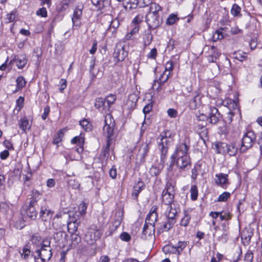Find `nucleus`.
Masks as SVG:
<instances>
[{"label":"nucleus","mask_w":262,"mask_h":262,"mask_svg":"<svg viewBox=\"0 0 262 262\" xmlns=\"http://www.w3.org/2000/svg\"><path fill=\"white\" fill-rule=\"evenodd\" d=\"M224 37L223 33L220 30H216L212 35V39L214 41L221 39Z\"/></svg>","instance_id":"8fccbe9b"},{"label":"nucleus","mask_w":262,"mask_h":262,"mask_svg":"<svg viewBox=\"0 0 262 262\" xmlns=\"http://www.w3.org/2000/svg\"><path fill=\"white\" fill-rule=\"evenodd\" d=\"M234 54L235 55V58L241 61L243 60L247 57L246 53L239 51L235 52Z\"/></svg>","instance_id":"5fc2aeb1"},{"label":"nucleus","mask_w":262,"mask_h":262,"mask_svg":"<svg viewBox=\"0 0 262 262\" xmlns=\"http://www.w3.org/2000/svg\"><path fill=\"white\" fill-rule=\"evenodd\" d=\"M174 186L170 182H167L162 194V203L163 204L167 206H174V204H172L174 199Z\"/></svg>","instance_id":"20e7f679"},{"label":"nucleus","mask_w":262,"mask_h":262,"mask_svg":"<svg viewBox=\"0 0 262 262\" xmlns=\"http://www.w3.org/2000/svg\"><path fill=\"white\" fill-rule=\"evenodd\" d=\"M201 96L199 94L195 95L189 102V107L191 110H195L201 105Z\"/></svg>","instance_id":"b1692460"},{"label":"nucleus","mask_w":262,"mask_h":262,"mask_svg":"<svg viewBox=\"0 0 262 262\" xmlns=\"http://www.w3.org/2000/svg\"><path fill=\"white\" fill-rule=\"evenodd\" d=\"M200 166H195L191 170V178L193 180H195L198 176V172L199 170H200Z\"/></svg>","instance_id":"69168bd1"},{"label":"nucleus","mask_w":262,"mask_h":262,"mask_svg":"<svg viewBox=\"0 0 262 262\" xmlns=\"http://www.w3.org/2000/svg\"><path fill=\"white\" fill-rule=\"evenodd\" d=\"M149 143L145 142L141 145L137 156L140 158L141 161H143L147 156L149 150Z\"/></svg>","instance_id":"412c9836"},{"label":"nucleus","mask_w":262,"mask_h":262,"mask_svg":"<svg viewBox=\"0 0 262 262\" xmlns=\"http://www.w3.org/2000/svg\"><path fill=\"white\" fill-rule=\"evenodd\" d=\"M27 61L28 59L26 55L22 54L15 56L14 58L11 61V62L15 64L18 69H21L26 66Z\"/></svg>","instance_id":"a211bd4d"},{"label":"nucleus","mask_w":262,"mask_h":262,"mask_svg":"<svg viewBox=\"0 0 262 262\" xmlns=\"http://www.w3.org/2000/svg\"><path fill=\"white\" fill-rule=\"evenodd\" d=\"M104 123V125L115 126V121L110 114H107L105 116Z\"/></svg>","instance_id":"72a5a7b5"},{"label":"nucleus","mask_w":262,"mask_h":262,"mask_svg":"<svg viewBox=\"0 0 262 262\" xmlns=\"http://www.w3.org/2000/svg\"><path fill=\"white\" fill-rule=\"evenodd\" d=\"M198 134L200 138L205 142V138H207L208 136V129L207 128H204V129H201L199 130Z\"/></svg>","instance_id":"6e6d98bb"},{"label":"nucleus","mask_w":262,"mask_h":262,"mask_svg":"<svg viewBox=\"0 0 262 262\" xmlns=\"http://www.w3.org/2000/svg\"><path fill=\"white\" fill-rule=\"evenodd\" d=\"M36 253V255L34 256L35 262H47L52 256V248L49 247L48 249L42 248L37 250Z\"/></svg>","instance_id":"0eeeda50"},{"label":"nucleus","mask_w":262,"mask_h":262,"mask_svg":"<svg viewBox=\"0 0 262 262\" xmlns=\"http://www.w3.org/2000/svg\"><path fill=\"white\" fill-rule=\"evenodd\" d=\"M114 126L104 125L103 128V135L107 138V144L104 150V155L108 153L110 150V146L111 145V142L112 140V137L114 134Z\"/></svg>","instance_id":"9d476101"},{"label":"nucleus","mask_w":262,"mask_h":262,"mask_svg":"<svg viewBox=\"0 0 262 262\" xmlns=\"http://www.w3.org/2000/svg\"><path fill=\"white\" fill-rule=\"evenodd\" d=\"M142 16H140V15L136 16L132 20V26L140 27L139 24L142 21Z\"/></svg>","instance_id":"864d4df0"},{"label":"nucleus","mask_w":262,"mask_h":262,"mask_svg":"<svg viewBox=\"0 0 262 262\" xmlns=\"http://www.w3.org/2000/svg\"><path fill=\"white\" fill-rule=\"evenodd\" d=\"M68 185L73 189H77L80 187V183L75 179H71L68 181Z\"/></svg>","instance_id":"c03bdc74"},{"label":"nucleus","mask_w":262,"mask_h":262,"mask_svg":"<svg viewBox=\"0 0 262 262\" xmlns=\"http://www.w3.org/2000/svg\"><path fill=\"white\" fill-rule=\"evenodd\" d=\"M157 56V50L154 48L151 50L149 53L147 55V57L149 59H155Z\"/></svg>","instance_id":"4d7b16f0"},{"label":"nucleus","mask_w":262,"mask_h":262,"mask_svg":"<svg viewBox=\"0 0 262 262\" xmlns=\"http://www.w3.org/2000/svg\"><path fill=\"white\" fill-rule=\"evenodd\" d=\"M189 146L186 143H181L177 145L174 152L171 155V159L173 160L177 157L188 156Z\"/></svg>","instance_id":"1a4fd4ad"},{"label":"nucleus","mask_w":262,"mask_h":262,"mask_svg":"<svg viewBox=\"0 0 262 262\" xmlns=\"http://www.w3.org/2000/svg\"><path fill=\"white\" fill-rule=\"evenodd\" d=\"M210 49L212 51V55L215 57V59H216L221 55L220 53L218 52L214 46H212Z\"/></svg>","instance_id":"774afa93"},{"label":"nucleus","mask_w":262,"mask_h":262,"mask_svg":"<svg viewBox=\"0 0 262 262\" xmlns=\"http://www.w3.org/2000/svg\"><path fill=\"white\" fill-rule=\"evenodd\" d=\"M217 152L222 154H228L230 156H235L238 151V146L235 143L227 144L225 143L220 142L215 145Z\"/></svg>","instance_id":"7ed1b4c3"},{"label":"nucleus","mask_w":262,"mask_h":262,"mask_svg":"<svg viewBox=\"0 0 262 262\" xmlns=\"http://www.w3.org/2000/svg\"><path fill=\"white\" fill-rule=\"evenodd\" d=\"M19 126L24 133L26 132L27 129L30 128L31 125L29 124V120L26 117H24L20 119Z\"/></svg>","instance_id":"c85d7f7f"},{"label":"nucleus","mask_w":262,"mask_h":262,"mask_svg":"<svg viewBox=\"0 0 262 262\" xmlns=\"http://www.w3.org/2000/svg\"><path fill=\"white\" fill-rule=\"evenodd\" d=\"M31 251L29 249L26 248H24L23 249L22 253H21V257L25 259H27L30 256Z\"/></svg>","instance_id":"0e129e2a"},{"label":"nucleus","mask_w":262,"mask_h":262,"mask_svg":"<svg viewBox=\"0 0 262 262\" xmlns=\"http://www.w3.org/2000/svg\"><path fill=\"white\" fill-rule=\"evenodd\" d=\"M27 215L31 220H35L37 215L35 206L28 205L25 209Z\"/></svg>","instance_id":"cd10ccee"},{"label":"nucleus","mask_w":262,"mask_h":262,"mask_svg":"<svg viewBox=\"0 0 262 262\" xmlns=\"http://www.w3.org/2000/svg\"><path fill=\"white\" fill-rule=\"evenodd\" d=\"M214 179L215 183L221 186L224 189H226L228 184V175L222 173L215 174Z\"/></svg>","instance_id":"dca6fc26"},{"label":"nucleus","mask_w":262,"mask_h":262,"mask_svg":"<svg viewBox=\"0 0 262 262\" xmlns=\"http://www.w3.org/2000/svg\"><path fill=\"white\" fill-rule=\"evenodd\" d=\"M86 209V204L83 202H81L78 206L77 212L75 213L73 212H69V216L70 219V222L75 223L79 216L83 217L85 214Z\"/></svg>","instance_id":"6e6552de"},{"label":"nucleus","mask_w":262,"mask_h":262,"mask_svg":"<svg viewBox=\"0 0 262 262\" xmlns=\"http://www.w3.org/2000/svg\"><path fill=\"white\" fill-rule=\"evenodd\" d=\"M208 117L209 123L216 124L221 119L222 116L220 113L217 108L210 106L209 107V113Z\"/></svg>","instance_id":"9b49d317"},{"label":"nucleus","mask_w":262,"mask_h":262,"mask_svg":"<svg viewBox=\"0 0 262 262\" xmlns=\"http://www.w3.org/2000/svg\"><path fill=\"white\" fill-rule=\"evenodd\" d=\"M127 52L125 51L123 46L118 45L114 49L113 56L117 61H121L127 56Z\"/></svg>","instance_id":"4468645a"},{"label":"nucleus","mask_w":262,"mask_h":262,"mask_svg":"<svg viewBox=\"0 0 262 262\" xmlns=\"http://www.w3.org/2000/svg\"><path fill=\"white\" fill-rule=\"evenodd\" d=\"M63 136V133L62 131L61 130H58L53 138V143L54 144H58L62 141Z\"/></svg>","instance_id":"4c0bfd02"},{"label":"nucleus","mask_w":262,"mask_h":262,"mask_svg":"<svg viewBox=\"0 0 262 262\" xmlns=\"http://www.w3.org/2000/svg\"><path fill=\"white\" fill-rule=\"evenodd\" d=\"M155 227L144 224L141 238L143 240L147 239L148 237H151L155 234Z\"/></svg>","instance_id":"6ab92c4d"},{"label":"nucleus","mask_w":262,"mask_h":262,"mask_svg":"<svg viewBox=\"0 0 262 262\" xmlns=\"http://www.w3.org/2000/svg\"><path fill=\"white\" fill-rule=\"evenodd\" d=\"M173 66L174 63L172 61H167L165 64V71L163 72L169 73V75H171L173 69Z\"/></svg>","instance_id":"79ce46f5"},{"label":"nucleus","mask_w":262,"mask_h":262,"mask_svg":"<svg viewBox=\"0 0 262 262\" xmlns=\"http://www.w3.org/2000/svg\"><path fill=\"white\" fill-rule=\"evenodd\" d=\"M31 196L35 199L39 200L41 198V193L36 189H33L31 191Z\"/></svg>","instance_id":"052dcab7"},{"label":"nucleus","mask_w":262,"mask_h":262,"mask_svg":"<svg viewBox=\"0 0 262 262\" xmlns=\"http://www.w3.org/2000/svg\"><path fill=\"white\" fill-rule=\"evenodd\" d=\"M54 212L48 208V206H42L40 208L39 216L43 221H46L52 217Z\"/></svg>","instance_id":"aec40b11"},{"label":"nucleus","mask_w":262,"mask_h":262,"mask_svg":"<svg viewBox=\"0 0 262 262\" xmlns=\"http://www.w3.org/2000/svg\"><path fill=\"white\" fill-rule=\"evenodd\" d=\"M16 17V12L15 11H12L11 13L7 14L6 15V23H10L11 22H12L15 18Z\"/></svg>","instance_id":"3c124183"},{"label":"nucleus","mask_w":262,"mask_h":262,"mask_svg":"<svg viewBox=\"0 0 262 262\" xmlns=\"http://www.w3.org/2000/svg\"><path fill=\"white\" fill-rule=\"evenodd\" d=\"M84 143V136L80 134L79 136H77L73 138L71 140V143L76 144L78 146H83Z\"/></svg>","instance_id":"2f4dec72"},{"label":"nucleus","mask_w":262,"mask_h":262,"mask_svg":"<svg viewBox=\"0 0 262 262\" xmlns=\"http://www.w3.org/2000/svg\"><path fill=\"white\" fill-rule=\"evenodd\" d=\"M116 99V96L113 94L108 95L105 99L107 105L109 106V109L111 106L114 103Z\"/></svg>","instance_id":"37998d69"},{"label":"nucleus","mask_w":262,"mask_h":262,"mask_svg":"<svg viewBox=\"0 0 262 262\" xmlns=\"http://www.w3.org/2000/svg\"><path fill=\"white\" fill-rule=\"evenodd\" d=\"M231 194L228 192H224L220 194L217 199L219 202H225L230 198Z\"/></svg>","instance_id":"de8ad7c7"},{"label":"nucleus","mask_w":262,"mask_h":262,"mask_svg":"<svg viewBox=\"0 0 262 262\" xmlns=\"http://www.w3.org/2000/svg\"><path fill=\"white\" fill-rule=\"evenodd\" d=\"M145 188V184L142 181H138L133 187L132 196L135 200H137L139 194Z\"/></svg>","instance_id":"5701e85b"},{"label":"nucleus","mask_w":262,"mask_h":262,"mask_svg":"<svg viewBox=\"0 0 262 262\" xmlns=\"http://www.w3.org/2000/svg\"><path fill=\"white\" fill-rule=\"evenodd\" d=\"M179 19V18L177 16V15L174 14H171L168 17L166 20V24L168 25H172L174 24L176 21H178Z\"/></svg>","instance_id":"ea45409f"},{"label":"nucleus","mask_w":262,"mask_h":262,"mask_svg":"<svg viewBox=\"0 0 262 262\" xmlns=\"http://www.w3.org/2000/svg\"><path fill=\"white\" fill-rule=\"evenodd\" d=\"M187 244L185 242H179L175 246H173L174 249L178 252L179 254L186 247Z\"/></svg>","instance_id":"e433bc0d"},{"label":"nucleus","mask_w":262,"mask_h":262,"mask_svg":"<svg viewBox=\"0 0 262 262\" xmlns=\"http://www.w3.org/2000/svg\"><path fill=\"white\" fill-rule=\"evenodd\" d=\"M95 106L102 113H106L110 110L109 106L107 105L104 99L103 98H99L96 99Z\"/></svg>","instance_id":"f3484780"},{"label":"nucleus","mask_w":262,"mask_h":262,"mask_svg":"<svg viewBox=\"0 0 262 262\" xmlns=\"http://www.w3.org/2000/svg\"><path fill=\"white\" fill-rule=\"evenodd\" d=\"M81 127L85 131H90L92 129V126L87 119H83L79 122Z\"/></svg>","instance_id":"c9c22d12"},{"label":"nucleus","mask_w":262,"mask_h":262,"mask_svg":"<svg viewBox=\"0 0 262 262\" xmlns=\"http://www.w3.org/2000/svg\"><path fill=\"white\" fill-rule=\"evenodd\" d=\"M253 259V254L250 250H248L245 255V262H252Z\"/></svg>","instance_id":"603ef678"},{"label":"nucleus","mask_w":262,"mask_h":262,"mask_svg":"<svg viewBox=\"0 0 262 262\" xmlns=\"http://www.w3.org/2000/svg\"><path fill=\"white\" fill-rule=\"evenodd\" d=\"M120 239L124 242H128L130 239V235L127 232H123L120 235Z\"/></svg>","instance_id":"338daca9"},{"label":"nucleus","mask_w":262,"mask_h":262,"mask_svg":"<svg viewBox=\"0 0 262 262\" xmlns=\"http://www.w3.org/2000/svg\"><path fill=\"white\" fill-rule=\"evenodd\" d=\"M133 27L132 30L128 33H127L125 36V39L127 40L133 39L134 38V35L138 33L140 29V27Z\"/></svg>","instance_id":"7c9ffc66"},{"label":"nucleus","mask_w":262,"mask_h":262,"mask_svg":"<svg viewBox=\"0 0 262 262\" xmlns=\"http://www.w3.org/2000/svg\"><path fill=\"white\" fill-rule=\"evenodd\" d=\"M146 21L149 28L155 29L160 25L159 14L148 13L146 16Z\"/></svg>","instance_id":"f8f14e48"},{"label":"nucleus","mask_w":262,"mask_h":262,"mask_svg":"<svg viewBox=\"0 0 262 262\" xmlns=\"http://www.w3.org/2000/svg\"><path fill=\"white\" fill-rule=\"evenodd\" d=\"M221 91V89L218 86L212 85L208 88V94L211 98L215 99L220 96Z\"/></svg>","instance_id":"a878e982"},{"label":"nucleus","mask_w":262,"mask_h":262,"mask_svg":"<svg viewBox=\"0 0 262 262\" xmlns=\"http://www.w3.org/2000/svg\"><path fill=\"white\" fill-rule=\"evenodd\" d=\"M157 207H152L147 215L145 224L155 227V223L157 221L158 214L157 213Z\"/></svg>","instance_id":"2eb2a0df"},{"label":"nucleus","mask_w":262,"mask_h":262,"mask_svg":"<svg viewBox=\"0 0 262 262\" xmlns=\"http://www.w3.org/2000/svg\"><path fill=\"white\" fill-rule=\"evenodd\" d=\"M158 149L161 152V163L164 164L166 160L169 146L173 141V135L171 131H163L157 138Z\"/></svg>","instance_id":"f257e3e1"},{"label":"nucleus","mask_w":262,"mask_h":262,"mask_svg":"<svg viewBox=\"0 0 262 262\" xmlns=\"http://www.w3.org/2000/svg\"><path fill=\"white\" fill-rule=\"evenodd\" d=\"M178 213L177 209L174 206H167L164 215L166 222L163 223L158 230V233L161 234L165 231L170 230L176 223V216Z\"/></svg>","instance_id":"f03ea898"},{"label":"nucleus","mask_w":262,"mask_h":262,"mask_svg":"<svg viewBox=\"0 0 262 262\" xmlns=\"http://www.w3.org/2000/svg\"><path fill=\"white\" fill-rule=\"evenodd\" d=\"M102 235V232L96 226L92 225L88 229L85 235V240L90 244H93L99 239Z\"/></svg>","instance_id":"423d86ee"},{"label":"nucleus","mask_w":262,"mask_h":262,"mask_svg":"<svg viewBox=\"0 0 262 262\" xmlns=\"http://www.w3.org/2000/svg\"><path fill=\"white\" fill-rule=\"evenodd\" d=\"M93 5L96 6L98 9H101L104 7V3L109 4V2L106 1L101 0H91Z\"/></svg>","instance_id":"a19ab883"},{"label":"nucleus","mask_w":262,"mask_h":262,"mask_svg":"<svg viewBox=\"0 0 262 262\" xmlns=\"http://www.w3.org/2000/svg\"><path fill=\"white\" fill-rule=\"evenodd\" d=\"M190 219V215H189V214L187 213L186 211H184V216L181 220L180 224L182 226H183L185 227L187 226L189 224Z\"/></svg>","instance_id":"49530a36"},{"label":"nucleus","mask_w":262,"mask_h":262,"mask_svg":"<svg viewBox=\"0 0 262 262\" xmlns=\"http://www.w3.org/2000/svg\"><path fill=\"white\" fill-rule=\"evenodd\" d=\"M120 23L118 19L115 18L112 20L111 22L109 29H111V28H113L114 30H115L117 28H118L119 26Z\"/></svg>","instance_id":"680f3d73"},{"label":"nucleus","mask_w":262,"mask_h":262,"mask_svg":"<svg viewBox=\"0 0 262 262\" xmlns=\"http://www.w3.org/2000/svg\"><path fill=\"white\" fill-rule=\"evenodd\" d=\"M16 89L13 91L14 93L21 90L26 84V81L23 76L18 77L16 79Z\"/></svg>","instance_id":"c756f323"},{"label":"nucleus","mask_w":262,"mask_h":262,"mask_svg":"<svg viewBox=\"0 0 262 262\" xmlns=\"http://www.w3.org/2000/svg\"><path fill=\"white\" fill-rule=\"evenodd\" d=\"M50 244H51V239L50 238H47L44 239L41 244V248H44L46 249H48V247L49 248H51Z\"/></svg>","instance_id":"bf43d9fd"},{"label":"nucleus","mask_w":262,"mask_h":262,"mask_svg":"<svg viewBox=\"0 0 262 262\" xmlns=\"http://www.w3.org/2000/svg\"><path fill=\"white\" fill-rule=\"evenodd\" d=\"M253 233L250 229L245 228L241 233V239L245 244H249Z\"/></svg>","instance_id":"4be33fe9"},{"label":"nucleus","mask_w":262,"mask_h":262,"mask_svg":"<svg viewBox=\"0 0 262 262\" xmlns=\"http://www.w3.org/2000/svg\"><path fill=\"white\" fill-rule=\"evenodd\" d=\"M170 75H169V73H166L163 72L158 79L154 80V83L152 86V89H155L156 83L158 82L159 83V86L156 89L158 90L161 85L164 84L168 80Z\"/></svg>","instance_id":"393cba45"},{"label":"nucleus","mask_w":262,"mask_h":262,"mask_svg":"<svg viewBox=\"0 0 262 262\" xmlns=\"http://www.w3.org/2000/svg\"><path fill=\"white\" fill-rule=\"evenodd\" d=\"M241 8L236 4H234L231 10V14L234 16H237L240 15Z\"/></svg>","instance_id":"09e8293b"},{"label":"nucleus","mask_w":262,"mask_h":262,"mask_svg":"<svg viewBox=\"0 0 262 262\" xmlns=\"http://www.w3.org/2000/svg\"><path fill=\"white\" fill-rule=\"evenodd\" d=\"M152 40V35L151 33H146L143 36V43L145 46L149 45Z\"/></svg>","instance_id":"58836bf2"},{"label":"nucleus","mask_w":262,"mask_h":262,"mask_svg":"<svg viewBox=\"0 0 262 262\" xmlns=\"http://www.w3.org/2000/svg\"><path fill=\"white\" fill-rule=\"evenodd\" d=\"M36 15L38 16H40L43 17H46L47 16V11L45 8L42 7L38 9L36 13Z\"/></svg>","instance_id":"e2e57ef3"},{"label":"nucleus","mask_w":262,"mask_h":262,"mask_svg":"<svg viewBox=\"0 0 262 262\" xmlns=\"http://www.w3.org/2000/svg\"><path fill=\"white\" fill-rule=\"evenodd\" d=\"M256 139V136L253 131L247 132L243 136L242 140V145L239 148V151L242 153L246 152L251 148Z\"/></svg>","instance_id":"39448f33"},{"label":"nucleus","mask_w":262,"mask_h":262,"mask_svg":"<svg viewBox=\"0 0 262 262\" xmlns=\"http://www.w3.org/2000/svg\"><path fill=\"white\" fill-rule=\"evenodd\" d=\"M161 11H162V7L159 4L156 3L150 4L149 13L158 14V12Z\"/></svg>","instance_id":"f704fd0d"},{"label":"nucleus","mask_w":262,"mask_h":262,"mask_svg":"<svg viewBox=\"0 0 262 262\" xmlns=\"http://www.w3.org/2000/svg\"><path fill=\"white\" fill-rule=\"evenodd\" d=\"M66 236V233L61 231L56 232L53 234L54 239L57 242H62V241L64 239Z\"/></svg>","instance_id":"473e14b6"},{"label":"nucleus","mask_w":262,"mask_h":262,"mask_svg":"<svg viewBox=\"0 0 262 262\" xmlns=\"http://www.w3.org/2000/svg\"><path fill=\"white\" fill-rule=\"evenodd\" d=\"M191 199L193 200H196L198 198V191L197 187L195 185H192L190 188Z\"/></svg>","instance_id":"a18cd8bd"},{"label":"nucleus","mask_w":262,"mask_h":262,"mask_svg":"<svg viewBox=\"0 0 262 262\" xmlns=\"http://www.w3.org/2000/svg\"><path fill=\"white\" fill-rule=\"evenodd\" d=\"M175 161L178 167L181 169H184L187 166L190 165V160L189 156L176 157L175 159L171 160L170 166L173 165Z\"/></svg>","instance_id":"ddd939ff"},{"label":"nucleus","mask_w":262,"mask_h":262,"mask_svg":"<svg viewBox=\"0 0 262 262\" xmlns=\"http://www.w3.org/2000/svg\"><path fill=\"white\" fill-rule=\"evenodd\" d=\"M82 12L81 9L76 8L74 10L73 16L72 17V22L74 25L79 26L80 24V19L82 15Z\"/></svg>","instance_id":"bb28decb"},{"label":"nucleus","mask_w":262,"mask_h":262,"mask_svg":"<svg viewBox=\"0 0 262 262\" xmlns=\"http://www.w3.org/2000/svg\"><path fill=\"white\" fill-rule=\"evenodd\" d=\"M160 172V169L154 166H152L149 169V173L152 176H157Z\"/></svg>","instance_id":"13d9d810"}]
</instances>
